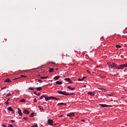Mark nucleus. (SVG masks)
I'll list each match as a JSON object with an SVG mask.
<instances>
[{
	"mask_svg": "<svg viewBox=\"0 0 127 127\" xmlns=\"http://www.w3.org/2000/svg\"><path fill=\"white\" fill-rule=\"evenodd\" d=\"M34 88L33 87H29L28 90H34Z\"/></svg>",
	"mask_w": 127,
	"mask_h": 127,
	"instance_id": "30",
	"label": "nucleus"
},
{
	"mask_svg": "<svg viewBox=\"0 0 127 127\" xmlns=\"http://www.w3.org/2000/svg\"><path fill=\"white\" fill-rule=\"evenodd\" d=\"M51 63H52V64H56V63H54V62H52Z\"/></svg>",
	"mask_w": 127,
	"mask_h": 127,
	"instance_id": "48",
	"label": "nucleus"
},
{
	"mask_svg": "<svg viewBox=\"0 0 127 127\" xmlns=\"http://www.w3.org/2000/svg\"><path fill=\"white\" fill-rule=\"evenodd\" d=\"M38 82H39V83H42V80L41 79H39V80H38Z\"/></svg>",
	"mask_w": 127,
	"mask_h": 127,
	"instance_id": "33",
	"label": "nucleus"
},
{
	"mask_svg": "<svg viewBox=\"0 0 127 127\" xmlns=\"http://www.w3.org/2000/svg\"><path fill=\"white\" fill-rule=\"evenodd\" d=\"M41 79H47L48 78V76H46V77H41Z\"/></svg>",
	"mask_w": 127,
	"mask_h": 127,
	"instance_id": "26",
	"label": "nucleus"
},
{
	"mask_svg": "<svg viewBox=\"0 0 127 127\" xmlns=\"http://www.w3.org/2000/svg\"><path fill=\"white\" fill-rule=\"evenodd\" d=\"M5 88H6V87H2V88H1V90H3V89H5Z\"/></svg>",
	"mask_w": 127,
	"mask_h": 127,
	"instance_id": "44",
	"label": "nucleus"
},
{
	"mask_svg": "<svg viewBox=\"0 0 127 127\" xmlns=\"http://www.w3.org/2000/svg\"><path fill=\"white\" fill-rule=\"evenodd\" d=\"M63 105H65L66 106V103H60L58 104V106H62Z\"/></svg>",
	"mask_w": 127,
	"mask_h": 127,
	"instance_id": "17",
	"label": "nucleus"
},
{
	"mask_svg": "<svg viewBox=\"0 0 127 127\" xmlns=\"http://www.w3.org/2000/svg\"><path fill=\"white\" fill-rule=\"evenodd\" d=\"M62 117H63V115H61L60 116V118H62Z\"/></svg>",
	"mask_w": 127,
	"mask_h": 127,
	"instance_id": "46",
	"label": "nucleus"
},
{
	"mask_svg": "<svg viewBox=\"0 0 127 127\" xmlns=\"http://www.w3.org/2000/svg\"><path fill=\"white\" fill-rule=\"evenodd\" d=\"M74 116H75V114L73 112L69 113L67 114V117H74Z\"/></svg>",
	"mask_w": 127,
	"mask_h": 127,
	"instance_id": "6",
	"label": "nucleus"
},
{
	"mask_svg": "<svg viewBox=\"0 0 127 127\" xmlns=\"http://www.w3.org/2000/svg\"><path fill=\"white\" fill-rule=\"evenodd\" d=\"M34 94L35 95H36V94H37V92H36V91H34Z\"/></svg>",
	"mask_w": 127,
	"mask_h": 127,
	"instance_id": "41",
	"label": "nucleus"
},
{
	"mask_svg": "<svg viewBox=\"0 0 127 127\" xmlns=\"http://www.w3.org/2000/svg\"><path fill=\"white\" fill-rule=\"evenodd\" d=\"M69 83H73V81H71V80H70L69 81H68Z\"/></svg>",
	"mask_w": 127,
	"mask_h": 127,
	"instance_id": "43",
	"label": "nucleus"
},
{
	"mask_svg": "<svg viewBox=\"0 0 127 127\" xmlns=\"http://www.w3.org/2000/svg\"><path fill=\"white\" fill-rule=\"evenodd\" d=\"M11 122H12V123H14V122H15V120H11Z\"/></svg>",
	"mask_w": 127,
	"mask_h": 127,
	"instance_id": "45",
	"label": "nucleus"
},
{
	"mask_svg": "<svg viewBox=\"0 0 127 127\" xmlns=\"http://www.w3.org/2000/svg\"><path fill=\"white\" fill-rule=\"evenodd\" d=\"M34 113H32L31 114H30V118H32L33 117H34Z\"/></svg>",
	"mask_w": 127,
	"mask_h": 127,
	"instance_id": "24",
	"label": "nucleus"
},
{
	"mask_svg": "<svg viewBox=\"0 0 127 127\" xmlns=\"http://www.w3.org/2000/svg\"><path fill=\"white\" fill-rule=\"evenodd\" d=\"M87 72H88V73H89V74H92V73L91 72V71H90V70H87Z\"/></svg>",
	"mask_w": 127,
	"mask_h": 127,
	"instance_id": "36",
	"label": "nucleus"
},
{
	"mask_svg": "<svg viewBox=\"0 0 127 127\" xmlns=\"http://www.w3.org/2000/svg\"><path fill=\"white\" fill-rule=\"evenodd\" d=\"M18 110V114L19 116H22V113L21 112V110L19 109V108L17 109Z\"/></svg>",
	"mask_w": 127,
	"mask_h": 127,
	"instance_id": "11",
	"label": "nucleus"
},
{
	"mask_svg": "<svg viewBox=\"0 0 127 127\" xmlns=\"http://www.w3.org/2000/svg\"><path fill=\"white\" fill-rule=\"evenodd\" d=\"M68 89H69V90H75V87H71L70 86H67Z\"/></svg>",
	"mask_w": 127,
	"mask_h": 127,
	"instance_id": "16",
	"label": "nucleus"
},
{
	"mask_svg": "<svg viewBox=\"0 0 127 127\" xmlns=\"http://www.w3.org/2000/svg\"><path fill=\"white\" fill-rule=\"evenodd\" d=\"M83 87H87V86L86 85H84Z\"/></svg>",
	"mask_w": 127,
	"mask_h": 127,
	"instance_id": "49",
	"label": "nucleus"
},
{
	"mask_svg": "<svg viewBox=\"0 0 127 127\" xmlns=\"http://www.w3.org/2000/svg\"><path fill=\"white\" fill-rule=\"evenodd\" d=\"M81 121H82V122H85V120H82Z\"/></svg>",
	"mask_w": 127,
	"mask_h": 127,
	"instance_id": "50",
	"label": "nucleus"
},
{
	"mask_svg": "<svg viewBox=\"0 0 127 127\" xmlns=\"http://www.w3.org/2000/svg\"><path fill=\"white\" fill-rule=\"evenodd\" d=\"M23 120H25V121H28V118L26 117H23Z\"/></svg>",
	"mask_w": 127,
	"mask_h": 127,
	"instance_id": "28",
	"label": "nucleus"
},
{
	"mask_svg": "<svg viewBox=\"0 0 127 127\" xmlns=\"http://www.w3.org/2000/svg\"><path fill=\"white\" fill-rule=\"evenodd\" d=\"M43 107L42 106H39V108L40 109V110H41V111H43V110H44L43 108H42Z\"/></svg>",
	"mask_w": 127,
	"mask_h": 127,
	"instance_id": "27",
	"label": "nucleus"
},
{
	"mask_svg": "<svg viewBox=\"0 0 127 127\" xmlns=\"http://www.w3.org/2000/svg\"><path fill=\"white\" fill-rule=\"evenodd\" d=\"M49 71L50 73H52L54 71V68H50Z\"/></svg>",
	"mask_w": 127,
	"mask_h": 127,
	"instance_id": "15",
	"label": "nucleus"
},
{
	"mask_svg": "<svg viewBox=\"0 0 127 127\" xmlns=\"http://www.w3.org/2000/svg\"><path fill=\"white\" fill-rule=\"evenodd\" d=\"M20 102H21V103H24V102H25V99H22L20 100Z\"/></svg>",
	"mask_w": 127,
	"mask_h": 127,
	"instance_id": "25",
	"label": "nucleus"
},
{
	"mask_svg": "<svg viewBox=\"0 0 127 127\" xmlns=\"http://www.w3.org/2000/svg\"><path fill=\"white\" fill-rule=\"evenodd\" d=\"M32 70H34V69H30V70L32 71Z\"/></svg>",
	"mask_w": 127,
	"mask_h": 127,
	"instance_id": "51",
	"label": "nucleus"
},
{
	"mask_svg": "<svg viewBox=\"0 0 127 127\" xmlns=\"http://www.w3.org/2000/svg\"><path fill=\"white\" fill-rule=\"evenodd\" d=\"M116 48H122V46L119 45H117L116 46Z\"/></svg>",
	"mask_w": 127,
	"mask_h": 127,
	"instance_id": "21",
	"label": "nucleus"
},
{
	"mask_svg": "<svg viewBox=\"0 0 127 127\" xmlns=\"http://www.w3.org/2000/svg\"><path fill=\"white\" fill-rule=\"evenodd\" d=\"M11 94L10 93H8L7 95H6V97H9V96H10Z\"/></svg>",
	"mask_w": 127,
	"mask_h": 127,
	"instance_id": "34",
	"label": "nucleus"
},
{
	"mask_svg": "<svg viewBox=\"0 0 127 127\" xmlns=\"http://www.w3.org/2000/svg\"><path fill=\"white\" fill-rule=\"evenodd\" d=\"M7 110L10 112H12V114H14V113H15V111H14L13 109H12V108H11V107H8Z\"/></svg>",
	"mask_w": 127,
	"mask_h": 127,
	"instance_id": "4",
	"label": "nucleus"
},
{
	"mask_svg": "<svg viewBox=\"0 0 127 127\" xmlns=\"http://www.w3.org/2000/svg\"><path fill=\"white\" fill-rule=\"evenodd\" d=\"M5 104L7 106H8V105H9V103H8V102H5Z\"/></svg>",
	"mask_w": 127,
	"mask_h": 127,
	"instance_id": "29",
	"label": "nucleus"
},
{
	"mask_svg": "<svg viewBox=\"0 0 127 127\" xmlns=\"http://www.w3.org/2000/svg\"><path fill=\"white\" fill-rule=\"evenodd\" d=\"M58 93L61 94V95H64V96H73L74 95L73 93L69 94L66 92L61 91L60 90H58Z\"/></svg>",
	"mask_w": 127,
	"mask_h": 127,
	"instance_id": "1",
	"label": "nucleus"
},
{
	"mask_svg": "<svg viewBox=\"0 0 127 127\" xmlns=\"http://www.w3.org/2000/svg\"><path fill=\"white\" fill-rule=\"evenodd\" d=\"M124 64H121L119 66H117V69H124Z\"/></svg>",
	"mask_w": 127,
	"mask_h": 127,
	"instance_id": "9",
	"label": "nucleus"
},
{
	"mask_svg": "<svg viewBox=\"0 0 127 127\" xmlns=\"http://www.w3.org/2000/svg\"><path fill=\"white\" fill-rule=\"evenodd\" d=\"M45 98L46 101H49V100H57V101H59V98L55 97L54 96H45Z\"/></svg>",
	"mask_w": 127,
	"mask_h": 127,
	"instance_id": "2",
	"label": "nucleus"
},
{
	"mask_svg": "<svg viewBox=\"0 0 127 127\" xmlns=\"http://www.w3.org/2000/svg\"><path fill=\"white\" fill-rule=\"evenodd\" d=\"M59 78H60V76L58 75V76H56L54 77V79H55V80H58V79H59Z\"/></svg>",
	"mask_w": 127,
	"mask_h": 127,
	"instance_id": "19",
	"label": "nucleus"
},
{
	"mask_svg": "<svg viewBox=\"0 0 127 127\" xmlns=\"http://www.w3.org/2000/svg\"><path fill=\"white\" fill-rule=\"evenodd\" d=\"M56 124L53 123V124H52V126H56Z\"/></svg>",
	"mask_w": 127,
	"mask_h": 127,
	"instance_id": "42",
	"label": "nucleus"
},
{
	"mask_svg": "<svg viewBox=\"0 0 127 127\" xmlns=\"http://www.w3.org/2000/svg\"><path fill=\"white\" fill-rule=\"evenodd\" d=\"M48 124L50 126H52V125L53 124V120L52 119L48 120Z\"/></svg>",
	"mask_w": 127,
	"mask_h": 127,
	"instance_id": "3",
	"label": "nucleus"
},
{
	"mask_svg": "<svg viewBox=\"0 0 127 127\" xmlns=\"http://www.w3.org/2000/svg\"><path fill=\"white\" fill-rule=\"evenodd\" d=\"M9 127H13V125H9Z\"/></svg>",
	"mask_w": 127,
	"mask_h": 127,
	"instance_id": "39",
	"label": "nucleus"
},
{
	"mask_svg": "<svg viewBox=\"0 0 127 127\" xmlns=\"http://www.w3.org/2000/svg\"><path fill=\"white\" fill-rule=\"evenodd\" d=\"M27 77V76L21 75L20 77H18V78H15V79H13V80H17V79H19L20 78H26Z\"/></svg>",
	"mask_w": 127,
	"mask_h": 127,
	"instance_id": "10",
	"label": "nucleus"
},
{
	"mask_svg": "<svg viewBox=\"0 0 127 127\" xmlns=\"http://www.w3.org/2000/svg\"><path fill=\"white\" fill-rule=\"evenodd\" d=\"M37 102V100H36V98L34 99V103H36Z\"/></svg>",
	"mask_w": 127,
	"mask_h": 127,
	"instance_id": "32",
	"label": "nucleus"
},
{
	"mask_svg": "<svg viewBox=\"0 0 127 127\" xmlns=\"http://www.w3.org/2000/svg\"><path fill=\"white\" fill-rule=\"evenodd\" d=\"M108 65H109V67H110L111 68L113 67V64L109 63V64H108Z\"/></svg>",
	"mask_w": 127,
	"mask_h": 127,
	"instance_id": "23",
	"label": "nucleus"
},
{
	"mask_svg": "<svg viewBox=\"0 0 127 127\" xmlns=\"http://www.w3.org/2000/svg\"><path fill=\"white\" fill-rule=\"evenodd\" d=\"M36 95L37 96H40V93H37Z\"/></svg>",
	"mask_w": 127,
	"mask_h": 127,
	"instance_id": "40",
	"label": "nucleus"
},
{
	"mask_svg": "<svg viewBox=\"0 0 127 127\" xmlns=\"http://www.w3.org/2000/svg\"><path fill=\"white\" fill-rule=\"evenodd\" d=\"M23 113L24 114H26V115H29L30 112H29V111L27 110H24L23 111Z\"/></svg>",
	"mask_w": 127,
	"mask_h": 127,
	"instance_id": "7",
	"label": "nucleus"
},
{
	"mask_svg": "<svg viewBox=\"0 0 127 127\" xmlns=\"http://www.w3.org/2000/svg\"><path fill=\"white\" fill-rule=\"evenodd\" d=\"M123 66H124V68H125V67H127V64H124Z\"/></svg>",
	"mask_w": 127,
	"mask_h": 127,
	"instance_id": "31",
	"label": "nucleus"
},
{
	"mask_svg": "<svg viewBox=\"0 0 127 127\" xmlns=\"http://www.w3.org/2000/svg\"><path fill=\"white\" fill-rule=\"evenodd\" d=\"M10 100V98L7 99V102H8Z\"/></svg>",
	"mask_w": 127,
	"mask_h": 127,
	"instance_id": "47",
	"label": "nucleus"
},
{
	"mask_svg": "<svg viewBox=\"0 0 127 127\" xmlns=\"http://www.w3.org/2000/svg\"><path fill=\"white\" fill-rule=\"evenodd\" d=\"M56 84H57V85H61L62 84V81H57L56 82Z\"/></svg>",
	"mask_w": 127,
	"mask_h": 127,
	"instance_id": "14",
	"label": "nucleus"
},
{
	"mask_svg": "<svg viewBox=\"0 0 127 127\" xmlns=\"http://www.w3.org/2000/svg\"><path fill=\"white\" fill-rule=\"evenodd\" d=\"M78 81H83V78H82V79L78 78Z\"/></svg>",
	"mask_w": 127,
	"mask_h": 127,
	"instance_id": "37",
	"label": "nucleus"
},
{
	"mask_svg": "<svg viewBox=\"0 0 127 127\" xmlns=\"http://www.w3.org/2000/svg\"><path fill=\"white\" fill-rule=\"evenodd\" d=\"M86 78H87V77H86V76H83V77H82V80H84V79H86Z\"/></svg>",
	"mask_w": 127,
	"mask_h": 127,
	"instance_id": "38",
	"label": "nucleus"
},
{
	"mask_svg": "<svg viewBox=\"0 0 127 127\" xmlns=\"http://www.w3.org/2000/svg\"><path fill=\"white\" fill-rule=\"evenodd\" d=\"M37 91H41L42 90V88L39 87L37 88Z\"/></svg>",
	"mask_w": 127,
	"mask_h": 127,
	"instance_id": "20",
	"label": "nucleus"
},
{
	"mask_svg": "<svg viewBox=\"0 0 127 127\" xmlns=\"http://www.w3.org/2000/svg\"><path fill=\"white\" fill-rule=\"evenodd\" d=\"M64 81H66L67 82H69L71 79L70 78H65L64 79Z\"/></svg>",
	"mask_w": 127,
	"mask_h": 127,
	"instance_id": "18",
	"label": "nucleus"
},
{
	"mask_svg": "<svg viewBox=\"0 0 127 127\" xmlns=\"http://www.w3.org/2000/svg\"><path fill=\"white\" fill-rule=\"evenodd\" d=\"M44 98H45V95H43L40 97V99H41V100H42V99H43Z\"/></svg>",
	"mask_w": 127,
	"mask_h": 127,
	"instance_id": "22",
	"label": "nucleus"
},
{
	"mask_svg": "<svg viewBox=\"0 0 127 127\" xmlns=\"http://www.w3.org/2000/svg\"><path fill=\"white\" fill-rule=\"evenodd\" d=\"M100 106L102 108H109L110 107H111V106L107 105H106V104H100Z\"/></svg>",
	"mask_w": 127,
	"mask_h": 127,
	"instance_id": "5",
	"label": "nucleus"
},
{
	"mask_svg": "<svg viewBox=\"0 0 127 127\" xmlns=\"http://www.w3.org/2000/svg\"><path fill=\"white\" fill-rule=\"evenodd\" d=\"M88 94V95H90L91 96H95V93H94V92H89Z\"/></svg>",
	"mask_w": 127,
	"mask_h": 127,
	"instance_id": "13",
	"label": "nucleus"
},
{
	"mask_svg": "<svg viewBox=\"0 0 127 127\" xmlns=\"http://www.w3.org/2000/svg\"><path fill=\"white\" fill-rule=\"evenodd\" d=\"M112 68H116V69H118V64L113 63H112Z\"/></svg>",
	"mask_w": 127,
	"mask_h": 127,
	"instance_id": "8",
	"label": "nucleus"
},
{
	"mask_svg": "<svg viewBox=\"0 0 127 127\" xmlns=\"http://www.w3.org/2000/svg\"><path fill=\"white\" fill-rule=\"evenodd\" d=\"M108 95L109 96V97H112V96H113V94H109Z\"/></svg>",
	"mask_w": 127,
	"mask_h": 127,
	"instance_id": "35",
	"label": "nucleus"
},
{
	"mask_svg": "<svg viewBox=\"0 0 127 127\" xmlns=\"http://www.w3.org/2000/svg\"><path fill=\"white\" fill-rule=\"evenodd\" d=\"M4 82H5V83H10V82H11V81L10 80V79L9 78H7L6 79H5Z\"/></svg>",
	"mask_w": 127,
	"mask_h": 127,
	"instance_id": "12",
	"label": "nucleus"
}]
</instances>
